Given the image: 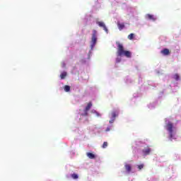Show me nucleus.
<instances>
[{"label":"nucleus","instance_id":"obj_1","mask_svg":"<svg viewBox=\"0 0 181 181\" xmlns=\"http://www.w3.org/2000/svg\"><path fill=\"white\" fill-rule=\"evenodd\" d=\"M117 56H125V57L131 58L132 53L129 51H125L124 49V45L119 42H117Z\"/></svg>","mask_w":181,"mask_h":181},{"label":"nucleus","instance_id":"obj_2","mask_svg":"<svg viewBox=\"0 0 181 181\" xmlns=\"http://www.w3.org/2000/svg\"><path fill=\"white\" fill-rule=\"evenodd\" d=\"M167 131L169 132V139L173 138V123L169 122L165 126Z\"/></svg>","mask_w":181,"mask_h":181},{"label":"nucleus","instance_id":"obj_3","mask_svg":"<svg viewBox=\"0 0 181 181\" xmlns=\"http://www.w3.org/2000/svg\"><path fill=\"white\" fill-rule=\"evenodd\" d=\"M97 44V30H93V34H92V38H91V45H90V48L91 50L94 49V47Z\"/></svg>","mask_w":181,"mask_h":181},{"label":"nucleus","instance_id":"obj_4","mask_svg":"<svg viewBox=\"0 0 181 181\" xmlns=\"http://www.w3.org/2000/svg\"><path fill=\"white\" fill-rule=\"evenodd\" d=\"M97 24L98 26H100V28H103L106 33H108V28H107V26H105V24L103 22L99 21L97 23Z\"/></svg>","mask_w":181,"mask_h":181},{"label":"nucleus","instance_id":"obj_5","mask_svg":"<svg viewBox=\"0 0 181 181\" xmlns=\"http://www.w3.org/2000/svg\"><path fill=\"white\" fill-rule=\"evenodd\" d=\"M91 107H93V103L91 102H89L85 108V115H88V113H87V112L90 111Z\"/></svg>","mask_w":181,"mask_h":181},{"label":"nucleus","instance_id":"obj_6","mask_svg":"<svg viewBox=\"0 0 181 181\" xmlns=\"http://www.w3.org/2000/svg\"><path fill=\"white\" fill-rule=\"evenodd\" d=\"M161 54L163 56H169L170 54V51L168 48H165L160 51Z\"/></svg>","mask_w":181,"mask_h":181},{"label":"nucleus","instance_id":"obj_7","mask_svg":"<svg viewBox=\"0 0 181 181\" xmlns=\"http://www.w3.org/2000/svg\"><path fill=\"white\" fill-rule=\"evenodd\" d=\"M142 152L143 155H144V156H146L147 155H149V153H151V148L149 147H146L142 150Z\"/></svg>","mask_w":181,"mask_h":181},{"label":"nucleus","instance_id":"obj_8","mask_svg":"<svg viewBox=\"0 0 181 181\" xmlns=\"http://www.w3.org/2000/svg\"><path fill=\"white\" fill-rule=\"evenodd\" d=\"M117 28L119 30H122L125 28V24L124 23H121L119 21L117 22Z\"/></svg>","mask_w":181,"mask_h":181},{"label":"nucleus","instance_id":"obj_9","mask_svg":"<svg viewBox=\"0 0 181 181\" xmlns=\"http://www.w3.org/2000/svg\"><path fill=\"white\" fill-rule=\"evenodd\" d=\"M124 168L128 173H129L131 170H132V167L129 164H125Z\"/></svg>","mask_w":181,"mask_h":181},{"label":"nucleus","instance_id":"obj_10","mask_svg":"<svg viewBox=\"0 0 181 181\" xmlns=\"http://www.w3.org/2000/svg\"><path fill=\"white\" fill-rule=\"evenodd\" d=\"M86 156L88 158H89V159H95V155H94L93 153H87Z\"/></svg>","mask_w":181,"mask_h":181},{"label":"nucleus","instance_id":"obj_11","mask_svg":"<svg viewBox=\"0 0 181 181\" xmlns=\"http://www.w3.org/2000/svg\"><path fill=\"white\" fill-rule=\"evenodd\" d=\"M146 17L147 18V19H149V21H156V18H155L153 15L147 14Z\"/></svg>","mask_w":181,"mask_h":181},{"label":"nucleus","instance_id":"obj_12","mask_svg":"<svg viewBox=\"0 0 181 181\" xmlns=\"http://www.w3.org/2000/svg\"><path fill=\"white\" fill-rule=\"evenodd\" d=\"M67 76V72L64 71L61 74L60 77L62 80H64L66 78V76Z\"/></svg>","mask_w":181,"mask_h":181},{"label":"nucleus","instance_id":"obj_13","mask_svg":"<svg viewBox=\"0 0 181 181\" xmlns=\"http://www.w3.org/2000/svg\"><path fill=\"white\" fill-rule=\"evenodd\" d=\"M134 37H135V34L131 33L130 35H128L127 38L129 39V40H132Z\"/></svg>","mask_w":181,"mask_h":181},{"label":"nucleus","instance_id":"obj_14","mask_svg":"<svg viewBox=\"0 0 181 181\" xmlns=\"http://www.w3.org/2000/svg\"><path fill=\"white\" fill-rule=\"evenodd\" d=\"M71 177H72V179L77 180L78 179V175L73 173L71 175Z\"/></svg>","mask_w":181,"mask_h":181},{"label":"nucleus","instance_id":"obj_15","mask_svg":"<svg viewBox=\"0 0 181 181\" xmlns=\"http://www.w3.org/2000/svg\"><path fill=\"white\" fill-rule=\"evenodd\" d=\"M64 91H66V93H69V91H70V86L66 85L64 86Z\"/></svg>","mask_w":181,"mask_h":181},{"label":"nucleus","instance_id":"obj_16","mask_svg":"<svg viewBox=\"0 0 181 181\" xmlns=\"http://www.w3.org/2000/svg\"><path fill=\"white\" fill-rule=\"evenodd\" d=\"M173 78L174 80H176V81H177L180 78V76H179V74H175L174 76H173Z\"/></svg>","mask_w":181,"mask_h":181},{"label":"nucleus","instance_id":"obj_17","mask_svg":"<svg viewBox=\"0 0 181 181\" xmlns=\"http://www.w3.org/2000/svg\"><path fill=\"white\" fill-rule=\"evenodd\" d=\"M117 115H118V114H117V112H112V118L113 119H115V118L117 117Z\"/></svg>","mask_w":181,"mask_h":181},{"label":"nucleus","instance_id":"obj_18","mask_svg":"<svg viewBox=\"0 0 181 181\" xmlns=\"http://www.w3.org/2000/svg\"><path fill=\"white\" fill-rule=\"evenodd\" d=\"M107 146H108V142L104 141V143H103V146H102V148H103V149H105V148H107Z\"/></svg>","mask_w":181,"mask_h":181},{"label":"nucleus","instance_id":"obj_19","mask_svg":"<svg viewBox=\"0 0 181 181\" xmlns=\"http://www.w3.org/2000/svg\"><path fill=\"white\" fill-rule=\"evenodd\" d=\"M137 168L139 170H141V169H144V164L138 165Z\"/></svg>","mask_w":181,"mask_h":181},{"label":"nucleus","instance_id":"obj_20","mask_svg":"<svg viewBox=\"0 0 181 181\" xmlns=\"http://www.w3.org/2000/svg\"><path fill=\"white\" fill-rule=\"evenodd\" d=\"M119 62H121V58H117L116 63H119Z\"/></svg>","mask_w":181,"mask_h":181},{"label":"nucleus","instance_id":"obj_21","mask_svg":"<svg viewBox=\"0 0 181 181\" xmlns=\"http://www.w3.org/2000/svg\"><path fill=\"white\" fill-rule=\"evenodd\" d=\"M110 131H111V128L107 127L105 132H110Z\"/></svg>","mask_w":181,"mask_h":181},{"label":"nucleus","instance_id":"obj_22","mask_svg":"<svg viewBox=\"0 0 181 181\" xmlns=\"http://www.w3.org/2000/svg\"><path fill=\"white\" fill-rule=\"evenodd\" d=\"M114 121H115V119H112L111 120H110V124H112Z\"/></svg>","mask_w":181,"mask_h":181},{"label":"nucleus","instance_id":"obj_23","mask_svg":"<svg viewBox=\"0 0 181 181\" xmlns=\"http://www.w3.org/2000/svg\"><path fill=\"white\" fill-rule=\"evenodd\" d=\"M95 115H96L98 117H101V115H100V113H98V112H97L95 113Z\"/></svg>","mask_w":181,"mask_h":181},{"label":"nucleus","instance_id":"obj_24","mask_svg":"<svg viewBox=\"0 0 181 181\" xmlns=\"http://www.w3.org/2000/svg\"><path fill=\"white\" fill-rule=\"evenodd\" d=\"M91 112H92L93 114H96L97 111L93 110L91 111Z\"/></svg>","mask_w":181,"mask_h":181}]
</instances>
